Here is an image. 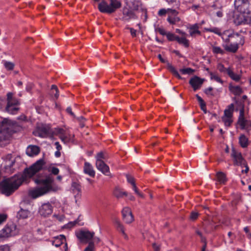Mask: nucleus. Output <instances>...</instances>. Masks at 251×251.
Listing matches in <instances>:
<instances>
[{
  "mask_svg": "<svg viewBox=\"0 0 251 251\" xmlns=\"http://www.w3.org/2000/svg\"><path fill=\"white\" fill-rule=\"evenodd\" d=\"M44 164V159H40L29 168L25 169L23 174L20 176H14L2 180L0 182V192L6 196H10L19 187L24 179L33 176L42 169Z\"/></svg>",
  "mask_w": 251,
  "mask_h": 251,
  "instance_id": "nucleus-1",
  "label": "nucleus"
},
{
  "mask_svg": "<svg viewBox=\"0 0 251 251\" xmlns=\"http://www.w3.org/2000/svg\"><path fill=\"white\" fill-rule=\"evenodd\" d=\"M49 171L51 174L44 177H38L35 179V182L40 186L29 191V195L33 199H36L51 191L55 192L58 190V187L54 184V178L52 174L58 175L59 170L57 168L53 167L49 168Z\"/></svg>",
  "mask_w": 251,
  "mask_h": 251,
  "instance_id": "nucleus-2",
  "label": "nucleus"
},
{
  "mask_svg": "<svg viewBox=\"0 0 251 251\" xmlns=\"http://www.w3.org/2000/svg\"><path fill=\"white\" fill-rule=\"evenodd\" d=\"M15 123L7 118L0 122V142L7 140L13 133Z\"/></svg>",
  "mask_w": 251,
  "mask_h": 251,
  "instance_id": "nucleus-3",
  "label": "nucleus"
},
{
  "mask_svg": "<svg viewBox=\"0 0 251 251\" xmlns=\"http://www.w3.org/2000/svg\"><path fill=\"white\" fill-rule=\"evenodd\" d=\"M121 6L122 3L118 0H110L109 4L102 0L99 3L98 9L101 13L111 14L115 12Z\"/></svg>",
  "mask_w": 251,
  "mask_h": 251,
  "instance_id": "nucleus-4",
  "label": "nucleus"
},
{
  "mask_svg": "<svg viewBox=\"0 0 251 251\" xmlns=\"http://www.w3.org/2000/svg\"><path fill=\"white\" fill-rule=\"evenodd\" d=\"M17 226L13 223L7 224L0 230V239L4 240L17 234Z\"/></svg>",
  "mask_w": 251,
  "mask_h": 251,
  "instance_id": "nucleus-5",
  "label": "nucleus"
},
{
  "mask_svg": "<svg viewBox=\"0 0 251 251\" xmlns=\"http://www.w3.org/2000/svg\"><path fill=\"white\" fill-rule=\"evenodd\" d=\"M234 5L240 13L250 15L251 0H235Z\"/></svg>",
  "mask_w": 251,
  "mask_h": 251,
  "instance_id": "nucleus-6",
  "label": "nucleus"
},
{
  "mask_svg": "<svg viewBox=\"0 0 251 251\" xmlns=\"http://www.w3.org/2000/svg\"><path fill=\"white\" fill-rule=\"evenodd\" d=\"M51 129L49 125L41 124L37 127L34 135L41 137H47L51 133Z\"/></svg>",
  "mask_w": 251,
  "mask_h": 251,
  "instance_id": "nucleus-7",
  "label": "nucleus"
},
{
  "mask_svg": "<svg viewBox=\"0 0 251 251\" xmlns=\"http://www.w3.org/2000/svg\"><path fill=\"white\" fill-rule=\"evenodd\" d=\"M5 163L4 169L7 173H12L17 168L15 166V159H13L11 154H8L5 156Z\"/></svg>",
  "mask_w": 251,
  "mask_h": 251,
  "instance_id": "nucleus-8",
  "label": "nucleus"
},
{
  "mask_svg": "<svg viewBox=\"0 0 251 251\" xmlns=\"http://www.w3.org/2000/svg\"><path fill=\"white\" fill-rule=\"evenodd\" d=\"M238 124L242 129H247L251 127V122L244 118V107L242 105V108L240 110V114L238 118Z\"/></svg>",
  "mask_w": 251,
  "mask_h": 251,
  "instance_id": "nucleus-9",
  "label": "nucleus"
},
{
  "mask_svg": "<svg viewBox=\"0 0 251 251\" xmlns=\"http://www.w3.org/2000/svg\"><path fill=\"white\" fill-rule=\"evenodd\" d=\"M251 22V15L240 13L234 19V23L236 25L249 24Z\"/></svg>",
  "mask_w": 251,
  "mask_h": 251,
  "instance_id": "nucleus-10",
  "label": "nucleus"
},
{
  "mask_svg": "<svg viewBox=\"0 0 251 251\" xmlns=\"http://www.w3.org/2000/svg\"><path fill=\"white\" fill-rule=\"evenodd\" d=\"M231 156L233 158L234 164L235 165L242 166L243 164H245L246 163L241 153L237 151L233 148L232 149Z\"/></svg>",
  "mask_w": 251,
  "mask_h": 251,
  "instance_id": "nucleus-11",
  "label": "nucleus"
},
{
  "mask_svg": "<svg viewBox=\"0 0 251 251\" xmlns=\"http://www.w3.org/2000/svg\"><path fill=\"white\" fill-rule=\"evenodd\" d=\"M52 213V206L50 203H44L39 209V213L44 217H47Z\"/></svg>",
  "mask_w": 251,
  "mask_h": 251,
  "instance_id": "nucleus-12",
  "label": "nucleus"
},
{
  "mask_svg": "<svg viewBox=\"0 0 251 251\" xmlns=\"http://www.w3.org/2000/svg\"><path fill=\"white\" fill-rule=\"evenodd\" d=\"M95 235L94 232L89 231H80L76 233L77 237L81 241H86L88 242L91 240Z\"/></svg>",
  "mask_w": 251,
  "mask_h": 251,
  "instance_id": "nucleus-13",
  "label": "nucleus"
},
{
  "mask_svg": "<svg viewBox=\"0 0 251 251\" xmlns=\"http://www.w3.org/2000/svg\"><path fill=\"white\" fill-rule=\"evenodd\" d=\"M57 132L60 134L59 138L65 144L73 142L74 135L66 132L62 128H59Z\"/></svg>",
  "mask_w": 251,
  "mask_h": 251,
  "instance_id": "nucleus-14",
  "label": "nucleus"
},
{
  "mask_svg": "<svg viewBox=\"0 0 251 251\" xmlns=\"http://www.w3.org/2000/svg\"><path fill=\"white\" fill-rule=\"evenodd\" d=\"M123 219L127 224H130L134 220V217L130 209L127 207L123 208L122 211Z\"/></svg>",
  "mask_w": 251,
  "mask_h": 251,
  "instance_id": "nucleus-15",
  "label": "nucleus"
},
{
  "mask_svg": "<svg viewBox=\"0 0 251 251\" xmlns=\"http://www.w3.org/2000/svg\"><path fill=\"white\" fill-rule=\"evenodd\" d=\"M96 166L98 170L106 176H109L110 174L109 168L103 161L96 160Z\"/></svg>",
  "mask_w": 251,
  "mask_h": 251,
  "instance_id": "nucleus-16",
  "label": "nucleus"
},
{
  "mask_svg": "<svg viewBox=\"0 0 251 251\" xmlns=\"http://www.w3.org/2000/svg\"><path fill=\"white\" fill-rule=\"evenodd\" d=\"M204 79L195 75L189 80V84L193 87L194 91L200 89L203 83Z\"/></svg>",
  "mask_w": 251,
  "mask_h": 251,
  "instance_id": "nucleus-17",
  "label": "nucleus"
},
{
  "mask_svg": "<svg viewBox=\"0 0 251 251\" xmlns=\"http://www.w3.org/2000/svg\"><path fill=\"white\" fill-rule=\"evenodd\" d=\"M208 31H209L212 32H214L216 34L221 36L223 40H225V41L226 43L229 42V38L233 37L234 36V34H227V31H225V32L221 33L220 31V30L218 28H213L207 29Z\"/></svg>",
  "mask_w": 251,
  "mask_h": 251,
  "instance_id": "nucleus-18",
  "label": "nucleus"
},
{
  "mask_svg": "<svg viewBox=\"0 0 251 251\" xmlns=\"http://www.w3.org/2000/svg\"><path fill=\"white\" fill-rule=\"evenodd\" d=\"M158 58L159 59L160 61L162 63H167V68L177 78L179 79H181V76L178 74V72L175 69V68L171 64H170L168 61L163 59L162 57V56L160 54L158 55Z\"/></svg>",
  "mask_w": 251,
  "mask_h": 251,
  "instance_id": "nucleus-19",
  "label": "nucleus"
},
{
  "mask_svg": "<svg viewBox=\"0 0 251 251\" xmlns=\"http://www.w3.org/2000/svg\"><path fill=\"white\" fill-rule=\"evenodd\" d=\"M123 14L124 15L122 18L123 20L128 21L131 19H136L138 18L132 10L126 7L123 9Z\"/></svg>",
  "mask_w": 251,
  "mask_h": 251,
  "instance_id": "nucleus-20",
  "label": "nucleus"
},
{
  "mask_svg": "<svg viewBox=\"0 0 251 251\" xmlns=\"http://www.w3.org/2000/svg\"><path fill=\"white\" fill-rule=\"evenodd\" d=\"M40 151V148L36 145H29L26 150V154L30 157L38 155Z\"/></svg>",
  "mask_w": 251,
  "mask_h": 251,
  "instance_id": "nucleus-21",
  "label": "nucleus"
},
{
  "mask_svg": "<svg viewBox=\"0 0 251 251\" xmlns=\"http://www.w3.org/2000/svg\"><path fill=\"white\" fill-rule=\"evenodd\" d=\"M19 101L18 99L13 97V94L12 93L9 92L7 94V108L9 107V105H18L19 104Z\"/></svg>",
  "mask_w": 251,
  "mask_h": 251,
  "instance_id": "nucleus-22",
  "label": "nucleus"
},
{
  "mask_svg": "<svg viewBox=\"0 0 251 251\" xmlns=\"http://www.w3.org/2000/svg\"><path fill=\"white\" fill-rule=\"evenodd\" d=\"M84 172L93 177L95 176V172L93 169V166L90 163L87 162H85L84 163Z\"/></svg>",
  "mask_w": 251,
  "mask_h": 251,
  "instance_id": "nucleus-23",
  "label": "nucleus"
},
{
  "mask_svg": "<svg viewBox=\"0 0 251 251\" xmlns=\"http://www.w3.org/2000/svg\"><path fill=\"white\" fill-rule=\"evenodd\" d=\"M113 222L115 224V226L117 230L121 231L124 235L126 236L125 230L123 225L121 223L120 220L117 218H114L113 219Z\"/></svg>",
  "mask_w": 251,
  "mask_h": 251,
  "instance_id": "nucleus-24",
  "label": "nucleus"
},
{
  "mask_svg": "<svg viewBox=\"0 0 251 251\" xmlns=\"http://www.w3.org/2000/svg\"><path fill=\"white\" fill-rule=\"evenodd\" d=\"M239 143L242 148H245L248 146L249 140L244 134H242L239 138Z\"/></svg>",
  "mask_w": 251,
  "mask_h": 251,
  "instance_id": "nucleus-25",
  "label": "nucleus"
},
{
  "mask_svg": "<svg viewBox=\"0 0 251 251\" xmlns=\"http://www.w3.org/2000/svg\"><path fill=\"white\" fill-rule=\"evenodd\" d=\"M64 241H65V236L63 235H60L59 236L56 237L54 241L52 242V245L58 247L63 243Z\"/></svg>",
  "mask_w": 251,
  "mask_h": 251,
  "instance_id": "nucleus-26",
  "label": "nucleus"
},
{
  "mask_svg": "<svg viewBox=\"0 0 251 251\" xmlns=\"http://www.w3.org/2000/svg\"><path fill=\"white\" fill-rule=\"evenodd\" d=\"M198 24L192 25L190 28V34L192 37H195L196 34L201 35V32L198 30Z\"/></svg>",
  "mask_w": 251,
  "mask_h": 251,
  "instance_id": "nucleus-27",
  "label": "nucleus"
},
{
  "mask_svg": "<svg viewBox=\"0 0 251 251\" xmlns=\"http://www.w3.org/2000/svg\"><path fill=\"white\" fill-rule=\"evenodd\" d=\"M225 49L226 50L232 52H235L238 49V43L231 44L229 46H225Z\"/></svg>",
  "mask_w": 251,
  "mask_h": 251,
  "instance_id": "nucleus-28",
  "label": "nucleus"
},
{
  "mask_svg": "<svg viewBox=\"0 0 251 251\" xmlns=\"http://www.w3.org/2000/svg\"><path fill=\"white\" fill-rule=\"evenodd\" d=\"M229 89L235 95H240L243 93L242 89L238 86H230Z\"/></svg>",
  "mask_w": 251,
  "mask_h": 251,
  "instance_id": "nucleus-29",
  "label": "nucleus"
},
{
  "mask_svg": "<svg viewBox=\"0 0 251 251\" xmlns=\"http://www.w3.org/2000/svg\"><path fill=\"white\" fill-rule=\"evenodd\" d=\"M29 214V212L27 210L21 209L17 213L18 218L25 219L27 218Z\"/></svg>",
  "mask_w": 251,
  "mask_h": 251,
  "instance_id": "nucleus-30",
  "label": "nucleus"
},
{
  "mask_svg": "<svg viewBox=\"0 0 251 251\" xmlns=\"http://www.w3.org/2000/svg\"><path fill=\"white\" fill-rule=\"evenodd\" d=\"M18 110L19 108L17 107V105H9L8 109L7 108V105L5 107V111L11 114H15Z\"/></svg>",
  "mask_w": 251,
  "mask_h": 251,
  "instance_id": "nucleus-31",
  "label": "nucleus"
},
{
  "mask_svg": "<svg viewBox=\"0 0 251 251\" xmlns=\"http://www.w3.org/2000/svg\"><path fill=\"white\" fill-rule=\"evenodd\" d=\"M228 76L233 80L238 81L240 78L241 76L240 75L238 74H235L231 70H229L227 71V74Z\"/></svg>",
  "mask_w": 251,
  "mask_h": 251,
  "instance_id": "nucleus-32",
  "label": "nucleus"
},
{
  "mask_svg": "<svg viewBox=\"0 0 251 251\" xmlns=\"http://www.w3.org/2000/svg\"><path fill=\"white\" fill-rule=\"evenodd\" d=\"M217 177L220 183H225L226 181V175L221 172L217 173Z\"/></svg>",
  "mask_w": 251,
  "mask_h": 251,
  "instance_id": "nucleus-33",
  "label": "nucleus"
},
{
  "mask_svg": "<svg viewBox=\"0 0 251 251\" xmlns=\"http://www.w3.org/2000/svg\"><path fill=\"white\" fill-rule=\"evenodd\" d=\"M180 21L179 17L176 16H169L167 21L172 25H175Z\"/></svg>",
  "mask_w": 251,
  "mask_h": 251,
  "instance_id": "nucleus-34",
  "label": "nucleus"
},
{
  "mask_svg": "<svg viewBox=\"0 0 251 251\" xmlns=\"http://www.w3.org/2000/svg\"><path fill=\"white\" fill-rule=\"evenodd\" d=\"M176 41L178 43L183 44L186 48L189 47V41L185 37L180 38L178 36V38H176Z\"/></svg>",
  "mask_w": 251,
  "mask_h": 251,
  "instance_id": "nucleus-35",
  "label": "nucleus"
},
{
  "mask_svg": "<svg viewBox=\"0 0 251 251\" xmlns=\"http://www.w3.org/2000/svg\"><path fill=\"white\" fill-rule=\"evenodd\" d=\"M179 72L183 75H192L195 72V70L191 68H185L180 69Z\"/></svg>",
  "mask_w": 251,
  "mask_h": 251,
  "instance_id": "nucleus-36",
  "label": "nucleus"
},
{
  "mask_svg": "<svg viewBox=\"0 0 251 251\" xmlns=\"http://www.w3.org/2000/svg\"><path fill=\"white\" fill-rule=\"evenodd\" d=\"M4 66L7 70H12L14 67V64L9 61H3Z\"/></svg>",
  "mask_w": 251,
  "mask_h": 251,
  "instance_id": "nucleus-37",
  "label": "nucleus"
},
{
  "mask_svg": "<svg viewBox=\"0 0 251 251\" xmlns=\"http://www.w3.org/2000/svg\"><path fill=\"white\" fill-rule=\"evenodd\" d=\"M107 158V155L102 152H99L96 156V160L103 161L102 159H106Z\"/></svg>",
  "mask_w": 251,
  "mask_h": 251,
  "instance_id": "nucleus-38",
  "label": "nucleus"
},
{
  "mask_svg": "<svg viewBox=\"0 0 251 251\" xmlns=\"http://www.w3.org/2000/svg\"><path fill=\"white\" fill-rule=\"evenodd\" d=\"M217 69L220 72L224 73L225 74H227V71L230 70L229 68L226 69V68H225L224 65L222 64H219L218 65Z\"/></svg>",
  "mask_w": 251,
  "mask_h": 251,
  "instance_id": "nucleus-39",
  "label": "nucleus"
},
{
  "mask_svg": "<svg viewBox=\"0 0 251 251\" xmlns=\"http://www.w3.org/2000/svg\"><path fill=\"white\" fill-rule=\"evenodd\" d=\"M166 35L167 37V39L170 41L175 40L176 41V38H178L177 36H176L175 34L170 32H168Z\"/></svg>",
  "mask_w": 251,
  "mask_h": 251,
  "instance_id": "nucleus-40",
  "label": "nucleus"
},
{
  "mask_svg": "<svg viewBox=\"0 0 251 251\" xmlns=\"http://www.w3.org/2000/svg\"><path fill=\"white\" fill-rule=\"evenodd\" d=\"M72 186L73 188V190H75L77 192L81 191V187L80 184L76 182H73L72 184Z\"/></svg>",
  "mask_w": 251,
  "mask_h": 251,
  "instance_id": "nucleus-41",
  "label": "nucleus"
},
{
  "mask_svg": "<svg viewBox=\"0 0 251 251\" xmlns=\"http://www.w3.org/2000/svg\"><path fill=\"white\" fill-rule=\"evenodd\" d=\"M210 75L211 79H214L215 81L223 83V80L217 75H214L213 73L210 72Z\"/></svg>",
  "mask_w": 251,
  "mask_h": 251,
  "instance_id": "nucleus-42",
  "label": "nucleus"
},
{
  "mask_svg": "<svg viewBox=\"0 0 251 251\" xmlns=\"http://www.w3.org/2000/svg\"><path fill=\"white\" fill-rule=\"evenodd\" d=\"M222 121L224 122L225 125L227 126H229L232 122L231 118H225V117H222Z\"/></svg>",
  "mask_w": 251,
  "mask_h": 251,
  "instance_id": "nucleus-43",
  "label": "nucleus"
},
{
  "mask_svg": "<svg viewBox=\"0 0 251 251\" xmlns=\"http://www.w3.org/2000/svg\"><path fill=\"white\" fill-rule=\"evenodd\" d=\"M84 251H94V242L90 241L88 246L85 249Z\"/></svg>",
  "mask_w": 251,
  "mask_h": 251,
  "instance_id": "nucleus-44",
  "label": "nucleus"
},
{
  "mask_svg": "<svg viewBox=\"0 0 251 251\" xmlns=\"http://www.w3.org/2000/svg\"><path fill=\"white\" fill-rule=\"evenodd\" d=\"M233 112L228 109H225L224 111V116L225 118H231Z\"/></svg>",
  "mask_w": 251,
  "mask_h": 251,
  "instance_id": "nucleus-45",
  "label": "nucleus"
},
{
  "mask_svg": "<svg viewBox=\"0 0 251 251\" xmlns=\"http://www.w3.org/2000/svg\"><path fill=\"white\" fill-rule=\"evenodd\" d=\"M212 51L215 53H224V51L219 47H213L212 48Z\"/></svg>",
  "mask_w": 251,
  "mask_h": 251,
  "instance_id": "nucleus-46",
  "label": "nucleus"
},
{
  "mask_svg": "<svg viewBox=\"0 0 251 251\" xmlns=\"http://www.w3.org/2000/svg\"><path fill=\"white\" fill-rule=\"evenodd\" d=\"M126 177L128 183H130L132 185L135 184L134 178L132 176L126 175Z\"/></svg>",
  "mask_w": 251,
  "mask_h": 251,
  "instance_id": "nucleus-47",
  "label": "nucleus"
},
{
  "mask_svg": "<svg viewBox=\"0 0 251 251\" xmlns=\"http://www.w3.org/2000/svg\"><path fill=\"white\" fill-rule=\"evenodd\" d=\"M7 218V215L5 214H0V225L6 221Z\"/></svg>",
  "mask_w": 251,
  "mask_h": 251,
  "instance_id": "nucleus-48",
  "label": "nucleus"
},
{
  "mask_svg": "<svg viewBox=\"0 0 251 251\" xmlns=\"http://www.w3.org/2000/svg\"><path fill=\"white\" fill-rule=\"evenodd\" d=\"M155 31L159 32L162 35H166L167 33L163 28L161 27L155 28Z\"/></svg>",
  "mask_w": 251,
  "mask_h": 251,
  "instance_id": "nucleus-49",
  "label": "nucleus"
},
{
  "mask_svg": "<svg viewBox=\"0 0 251 251\" xmlns=\"http://www.w3.org/2000/svg\"><path fill=\"white\" fill-rule=\"evenodd\" d=\"M199 214L198 212L193 211L190 214V218L192 220H195L198 217Z\"/></svg>",
  "mask_w": 251,
  "mask_h": 251,
  "instance_id": "nucleus-50",
  "label": "nucleus"
},
{
  "mask_svg": "<svg viewBox=\"0 0 251 251\" xmlns=\"http://www.w3.org/2000/svg\"><path fill=\"white\" fill-rule=\"evenodd\" d=\"M141 8H143L141 3L133 4V8L134 10H137L141 12Z\"/></svg>",
  "mask_w": 251,
  "mask_h": 251,
  "instance_id": "nucleus-51",
  "label": "nucleus"
},
{
  "mask_svg": "<svg viewBox=\"0 0 251 251\" xmlns=\"http://www.w3.org/2000/svg\"><path fill=\"white\" fill-rule=\"evenodd\" d=\"M132 186L133 190L134 191L135 193L139 197H143L142 194H141V193L139 192L138 188H137V187L136 186V184H135L134 185H132Z\"/></svg>",
  "mask_w": 251,
  "mask_h": 251,
  "instance_id": "nucleus-52",
  "label": "nucleus"
},
{
  "mask_svg": "<svg viewBox=\"0 0 251 251\" xmlns=\"http://www.w3.org/2000/svg\"><path fill=\"white\" fill-rule=\"evenodd\" d=\"M141 12H142L144 17V22H146L148 18L147 9L144 8H141Z\"/></svg>",
  "mask_w": 251,
  "mask_h": 251,
  "instance_id": "nucleus-53",
  "label": "nucleus"
},
{
  "mask_svg": "<svg viewBox=\"0 0 251 251\" xmlns=\"http://www.w3.org/2000/svg\"><path fill=\"white\" fill-rule=\"evenodd\" d=\"M10 247L7 245L0 246V251H10Z\"/></svg>",
  "mask_w": 251,
  "mask_h": 251,
  "instance_id": "nucleus-54",
  "label": "nucleus"
},
{
  "mask_svg": "<svg viewBox=\"0 0 251 251\" xmlns=\"http://www.w3.org/2000/svg\"><path fill=\"white\" fill-rule=\"evenodd\" d=\"M79 221V216L78 217V218H77V220H76L75 221H74V222H70L68 225V226L69 227H72L74 226H75L76 224L78 223Z\"/></svg>",
  "mask_w": 251,
  "mask_h": 251,
  "instance_id": "nucleus-55",
  "label": "nucleus"
},
{
  "mask_svg": "<svg viewBox=\"0 0 251 251\" xmlns=\"http://www.w3.org/2000/svg\"><path fill=\"white\" fill-rule=\"evenodd\" d=\"M168 12V9L166 10L165 9H161L159 10L158 12V15L159 16H163L166 15L167 12Z\"/></svg>",
  "mask_w": 251,
  "mask_h": 251,
  "instance_id": "nucleus-56",
  "label": "nucleus"
},
{
  "mask_svg": "<svg viewBox=\"0 0 251 251\" xmlns=\"http://www.w3.org/2000/svg\"><path fill=\"white\" fill-rule=\"evenodd\" d=\"M168 12H170V13L171 14L170 16H176L178 13V12L176 10L170 8L168 9Z\"/></svg>",
  "mask_w": 251,
  "mask_h": 251,
  "instance_id": "nucleus-57",
  "label": "nucleus"
},
{
  "mask_svg": "<svg viewBox=\"0 0 251 251\" xmlns=\"http://www.w3.org/2000/svg\"><path fill=\"white\" fill-rule=\"evenodd\" d=\"M213 90V88L211 87H210L204 90V93L207 95H211L212 96H213L214 95L211 93V92Z\"/></svg>",
  "mask_w": 251,
  "mask_h": 251,
  "instance_id": "nucleus-58",
  "label": "nucleus"
},
{
  "mask_svg": "<svg viewBox=\"0 0 251 251\" xmlns=\"http://www.w3.org/2000/svg\"><path fill=\"white\" fill-rule=\"evenodd\" d=\"M66 111L68 113L70 114L72 117H75V114L72 112V108L71 107H68L66 109Z\"/></svg>",
  "mask_w": 251,
  "mask_h": 251,
  "instance_id": "nucleus-59",
  "label": "nucleus"
},
{
  "mask_svg": "<svg viewBox=\"0 0 251 251\" xmlns=\"http://www.w3.org/2000/svg\"><path fill=\"white\" fill-rule=\"evenodd\" d=\"M201 106V109L204 112V113H207V110L206 108V104L205 103H201V104H200Z\"/></svg>",
  "mask_w": 251,
  "mask_h": 251,
  "instance_id": "nucleus-60",
  "label": "nucleus"
},
{
  "mask_svg": "<svg viewBox=\"0 0 251 251\" xmlns=\"http://www.w3.org/2000/svg\"><path fill=\"white\" fill-rule=\"evenodd\" d=\"M196 97L199 102L200 103V104H201V103L205 102L204 101V100H202V99L200 96H199V95L197 94L196 95Z\"/></svg>",
  "mask_w": 251,
  "mask_h": 251,
  "instance_id": "nucleus-61",
  "label": "nucleus"
},
{
  "mask_svg": "<svg viewBox=\"0 0 251 251\" xmlns=\"http://www.w3.org/2000/svg\"><path fill=\"white\" fill-rule=\"evenodd\" d=\"M152 248L154 249V251H160V247L157 245L155 243L152 244Z\"/></svg>",
  "mask_w": 251,
  "mask_h": 251,
  "instance_id": "nucleus-62",
  "label": "nucleus"
},
{
  "mask_svg": "<svg viewBox=\"0 0 251 251\" xmlns=\"http://www.w3.org/2000/svg\"><path fill=\"white\" fill-rule=\"evenodd\" d=\"M129 29H130L131 35L133 37H135L136 36V30L133 28H129Z\"/></svg>",
  "mask_w": 251,
  "mask_h": 251,
  "instance_id": "nucleus-63",
  "label": "nucleus"
},
{
  "mask_svg": "<svg viewBox=\"0 0 251 251\" xmlns=\"http://www.w3.org/2000/svg\"><path fill=\"white\" fill-rule=\"evenodd\" d=\"M176 33L181 34L182 36L184 37H185V36L186 35V33L185 32H183L179 29H176Z\"/></svg>",
  "mask_w": 251,
  "mask_h": 251,
  "instance_id": "nucleus-64",
  "label": "nucleus"
}]
</instances>
